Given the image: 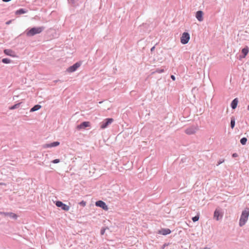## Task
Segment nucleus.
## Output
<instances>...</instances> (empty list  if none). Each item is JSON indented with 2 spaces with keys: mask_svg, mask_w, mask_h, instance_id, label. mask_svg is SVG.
I'll return each instance as SVG.
<instances>
[{
  "mask_svg": "<svg viewBox=\"0 0 249 249\" xmlns=\"http://www.w3.org/2000/svg\"><path fill=\"white\" fill-rule=\"evenodd\" d=\"M249 216V208H246L242 212L239 223L240 227H243L244 225H245L246 223L248 220Z\"/></svg>",
  "mask_w": 249,
  "mask_h": 249,
  "instance_id": "f257e3e1",
  "label": "nucleus"
},
{
  "mask_svg": "<svg viewBox=\"0 0 249 249\" xmlns=\"http://www.w3.org/2000/svg\"><path fill=\"white\" fill-rule=\"evenodd\" d=\"M45 29L43 26L33 27L26 30V35L29 36H32L36 34H40Z\"/></svg>",
  "mask_w": 249,
  "mask_h": 249,
  "instance_id": "f03ea898",
  "label": "nucleus"
},
{
  "mask_svg": "<svg viewBox=\"0 0 249 249\" xmlns=\"http://www.w3.org/2000/svg\"><path fill=\"white\" fill-rule=\"evenodd\" d=\"M113 122V119L112 118L106 119L100 123V128L103 129H105L107 127Z\"/></svg>",
  "mask_w": 249,
  "mask_h": 249,
  "instance_id": "7ed1b4c3",
  "label": "nucleus"
},
{
  "mask_svg": "<svg viewBox=\"0 0 249 249\" xmlns=\"http://www.w3.org/2000/svg\"><path fill=\"white\" fill-rule=\"evenodd\" d=\"M190 35L187 32H184L180 37V42L182 44H187L190 39Z\"/></svg>",
  "mask_w": 249,
  "mask_h": 249,
  "instance_id": "20e7f679",
  "label": "nucleus"
},
{
  "mask_svg": "<svg viewBox=\"0 0 249 249\" xmlns=\"http://www.w3.org/2000/svg\"><path fill=\"white\" fill-rule=\"evenodd\" d=\"M198 130L197 126L192 125L185 130V132L187 135L194 134Z\"/></svg>",
  "mask_w": 249,
  "mask_h": 249,
  "instance_id": "39448f33",
  "label": "nucleus"
},
{
  "mask_svg": "<svg viewBox=\"0 0 249 249\" xmlns=\"http://www.w3.org/2000/svg\"><path fill=\"white\" fill-rule=\"evenodd\" d=\"M81 63L78 62L73 64L72 66H70L67 69V71L69 72H72L77 70V69L80 67Z\"/></svg>",
  "mask_w": 249,
  "mask_h": 249,
  "instance_id": "423d86ee",
  "label": "nucleus"
},
{
  "mask_svg": "<svg viewBox=\"0 0 249 249\" xmlns=\"http://www.w3.org/2000/svg\"><path fill=\"white\" fill-rule=\"evenodd\" d=\"M55 205L57 207L61 208L63 210L65 211H68L70 209V207L60 201H57L55 202Z\"/></svg>",
  "mask_w": 249,
  "mask_h": 249,
  "instance_id": "0eeeda50",
  "label": "nucleus"
},
{
  "mask_svg": "<svg viewBox=\"0 0 249 249\" xmlns=\"http://www.w3.org/2000/svg\"><path fill=\"white\" fill-rule=\"evenodd\" d=\"M95 205L97 207H99L101 208H102L104 210H108V207L106 205V204L102 200H99L96 202Z\"/></svg>",
  "mask_w": 249,
  "mask_h": 249,
  "instance_id": "6e6552de",
  "label": "nucleus"
},
{
  "mask_svg": "<svg viewBox=\"0 0 249 249\" xmlns=\"http://www.w3.org/2000/svg\"><path fill=\"white\" fill-rule=\"evenodd\" d=\"M0 215H2L4 217H9L11 218H16V214L12 212H0Z\"/></svg>",
  "mask_w": 249,
  "mask_h": 249,
  "instance_id": "1a4fd4ad",
  "label": "nucleus"
},
{
  "mask_svg": "<svg viewBox=\"0 0 249 249\" xmlns=\"http://www.w3.org/2000/svg\"><path fill=\"white\" fill-rule=\"evenodd\" d=\"M60 144L58 142H54L50 143H46L43 145L44 148H51L53 147L57 146Z\"/></svg>",
  "mask_w": 249,
  "mask_h": 249,
  "instance_id": "9d476101",
  "label": "nucleus"
},
{
  "mask_svg": "<svg viewBox=\"0 0 249 249\" xmlns=\"http://www.w3.org/2000/svg\"><path fill=\"white\" fill-rule=\"evenodd\" d=\"M214 218H215L216 220H219L222 217V214L220 212V210L216 209L214 212L213 215Z\"/></svg>",
  "mask_w": 249,
  "mask_h": 249,
  "instance_id": "9b49d317",
  "label": "nucleus"
},
{
  "mask_svg": "<svg viewBox=\"0 0 249 249\" xmlns=\"http://www.w3.org/2000/svg\"><path fill=\"white\" fill-rule=\"evenodd\" d=\"M90 123L89 122H84L78 125L77 126V128L78 129H84L87 127L89 126Z\"/></svg>",
  "mask_w": 249,
  "mask_h": 249,
  "instance_id": "f8f14e48",
  "label": "nucleus"
},
{
  "mask_svg": "<svg viewBox=\"0 0 249 249\" xmlns=\"http://www.w3.org/2000/svg\"><path fill=\"white\" fill-rule=\"evenodd\" d=\"M171 232V230L169 229H161L158 231V233L165 235L170 234Z\"/></svg>",
  "mask_w": 249,
  "mask_h": 249,
  "instance_id": "ddd939ff",
  "label": "nucleus"
},
{
  "mask_svg": "<svg viewBox=\"0 0 249 249\" xmlns=\"http://www.w3.org/2000/svg\"><path fill=\"white\" fill-rule=\"evenodd\" d=\"M203 13L202 11H198L196 13V17L198 21H202L203 20Z\"/></svg>",
  "mask_w": 249,
  "mask_h": 249,
  "instance_id": "4468645a",
  "label": "nucleus"
},
{
  "mask_svg": "<svg viewBox=\"0 0 249 249\" xmlns=\"http://www.w3.org/2000/svg\"><path fill=\"white\" fill-rule=\"evenodd\" d=\"M4 53L5 54L8 55H10L13 57L16 56L15 52L10 49L4 50Z\"/></svg>",
  "mask_w": 249,
  "mask_h": 249,
  "instance_id": "2eb2a0df",
  "label": "nucleus"
},
{
  "mask_svg": "<svg viewBox=\"0 0 249 249\" xmlns=\"http://www.w3.org/2000/svg\"><path fill=\"white\" fill-rule=\"evenodd\" d=\"M249 49L248 46H246L242 50V57L244 58L249 53Z\"/></svg>",
  "mask_w": 249,
  "mask_h": 249,
  "instance_id": "dca6fc26",
  "label": "nucleus"
},
{
  "mask_svg": "<svg viewBox=\"0 0 249 249\" xmlns=\"http://www.w3.org/2000/svg\"><path fill=\"white\" fill-rule=\"evenodd\" d=\"M238 103V100L237 98L233 99L232 100V101L231 102V108L232 109H235L237 106Z\"/></svg>",
  "mask_w": 249,
  "mask_h": 249,
  "instance_id": "f3484780",
  "label": "nucleus"
},
{
  "mask_svg": "<svg viewBox=\"0 0 249 249\" xmlns=\"http://www.w3.org/2000/svg\"><path fill=\"white\" fill-rule=\"evenodd\" d=\"M41 108V106L39 105H36L34 106L31 109L30 112H34L36 111Z\"/></svg>",
  "mask_w": 249,
  "mask_h": 249,
  "instance_id": "a211bd4d",
  "label": "nucleus"
},
{
  "mask_svg": "<svg viewBox=\"0 0 249 249\" xmlns=\"http://www.w3.org/2000/svg\"><path fill=\"white\" fill-rule=\"evenodd\" d=\"M235 119L234 117H231V128H233L235 126Z\"/></svg>",
  "mask_w": 249,
  "mask_h": 249,
  "instance_id": "6ab92c4d",
  "label": "nucleus"
},
{
  "mask_svg": "<svg viewBox=\"0 0 249 249\" xmlns=\"http://www.w3.org/2000/svg\"><path fill=\"white\" fill-rule=\"evenodd\" d=\"M26 12L25 9H20L19 10H17V15H21L22 14H24Z\"/></svg>",
  "mask_w": 249,
  "mask_h": 249,
  "instance_id": "aec40b11",
  "label": "nucleus"
},
{
  "mask_svg": "<svg viewBox=\"0 0 249 249\" xmlns=\"http://www.w3.org/2000/svg\"><path fill=\"white\" fill-rule=\"evenodd\" d=\"M164 67H162L160 68H158L156 70L155 72L157 73H162L164 71Z\"/></svg>",
  "mask_w": 249,
  "mask_h": 249,
  "instance_id": "412c9836",
  "label": "nucleus"
},
{
  "mask_svg": "<svg viewBox=\"0 0 249 249\" xmlns=\"http://www.w3.org/2000/svg\"><path fill=\"white\" fill-rule=\"evenodd\" d=\"M1 61L3 63L8 64L11 62V60L9 58H3L1 60Z\"/></svg>",
  "mask_w": 249,
  "mask_h": 249,
  "instance_id": "4be33fe9",
  "label": "nucleus"
},
{
  "mask_svg": "<svg viewBox=\"0 0 249 249\" xmlns=\"http://www.w3.org/2000/svg\"><path fill=\"white\" fill-rule=\"evenodd\" d=\"M247 142V139L246 138H245V137L242 138L240 140V142L243 145L246 144Z\"/></svg>",
  "mask_w": 249,
  "mask_h": 249,
  "instance_id": "5701e85b",
  "label": "nucleus"
},
{
  "mask_svg": "<svg viewBox=\"0 0 249 249\" xmlns=\"http://www.w3.org/2000/svg\"><path fill=\"white\" fill-rule=\"evenodd\" d=\"M199 215H196L195 216L193 217L192 218V220L193 221V222H196V221H197L199 219Z\"/></svg>",
  "mask_w": 249,
  "mask_h": 249,
  "instance_id": "b1692460",
  "label": "nucleus"
},
{
  "mask_svg": "<svg viewBox=\"0 0 249 249\" xmlns=\"http://www.w3.org/2000/svg\"><path fill=\"white\" fill-rule=\"evenodd\" d=\"M81 206H82L83 207L85 206H86V202L84 201V200H82V201H81L79 203Z\"/></svg>",
  "mask_w": 249,
  "mask_h": 249,
  "instance_id": "393cba45",
  "label": "nucleus"
},
{
  "mask_svg": "<svg viewBox=\"0 0 249 249\" xmlns=\"http://www.w3.org/2000/svg\"><path fill=\"white\" fill-rule=\"evenodd\" d=\"M60 162L59 159H55L52 161V162L53 163H57Z\"/></svg>",
  "mask_w": 249,
  "mask_h": 249,
  "instance_id": "a878e982",
  "label": "nucleus"
},
{
  "mask_svg": "<svg viewBox=\"0 0 249 249\" xmlns=\"http://www.w3.org/2000/svg\"><path fill=\"white\" fill-rule=\"evenodd\" d=\"M224 161V159H221V160H220L217 162V164H216V165H217V166H218L219 165H220V164H221L222 163H223Z\"/></svg>",
  "mask_w": 249,
  "mask_h": 249,
  "instance_id": "bb28decb",
  "label": "nucleus"
},
{
  "mask_svg": "<svg viewBox=\"0 0 249 249\" xmlns=\"http://www.w3.org/2000/svg\"><path fill=\"white\" fill-rule=\"evenodd\" d=\"M23 104V102H20V103H17V105H16V106H17V108H18L21 105V104Z\"/></svg>",
  "mask_w": 249,
  "mask_h": 249,
  "instance_id": "cd10ccee",
  "label": "nucleus"
},
{
  "mask_svg": "<svg viewBox=\"0 0 249 249\" xmlns=\"http://www.w3.org/2000/svg\"><path fill=\"white\" fill-rule=\"evenodd\" d=\"M68 0L69 2V3H70L72 5H73L75 3L74 0Z\"/></svg>",
  "mask_w": 249,
  "mask_h": 249,
  "instance_id": "c85d7f7f",
  "label": "nucleus"
},
{
  "mask_svg": "<svg viewBox=\"0 0 249 249\" xmlns=\"http://www.w3.org/2000/svg\"><path fill=\"white\" fill-rule=\"evenodd\" d=\"M238 156V154L237 153H233L232 155V157L233 158H236V157H237Z\"/></svg>",
  "mask_w": 249,
  "mask_h": 249,
  "instance_id": "c756f323",
  "label": "nucleus"
},
{
  "mask_svg": "<svg viewBox=\"0 0 249 249\" xmlns=\"http://www.w3.org/2000/svg\"><path fill=\"white\" fill-rule=\"evenodd\" d=\"M105 230L104 229H103L101 230V234L103 235L105 233Z\"/></svg>",
  "mask_w": 249,
  "mask_h": 249,
  "instance_id": "7c9ffc66",
  "label": "nucleus"
},
{
  "mask_svg": "<svg viewBox=\"0 0 249 249\" xmlns=\"http://www.w3.org/2000/svg\"><path fill=\"white\" fill-rule=\"evenodd\" d=\"M15 108H16V104H15L14 105H13L11 107H9V109H14Z\"/></svg>",
  "mask_w": 249,
  "mask_h": 249,
  "instance_id": "2f4dec72",
  "label": "nucleus"
},
{
  "mask_svg": "<svg viewBox=\"0 0 249 249\" xmlns=\"http://www.w3.org/2000/svg\"><path fill=\"white\" fill-rule=\"evenodd\" d=\"M14 19H13V20H9V21H7V22H6V24H7V25H8V24H9L10 23H11L12 22V21H14Z\"/></svg>",
  "mask_w": 249,
  "mask_h": 249,
  "instance_id": "473e14b6",
  "label": "nucleus"
},
{
  "mask_svg": "<svg viewBox=\"0 0 249 249\" xmlns=\"http://www.w3.org/2000/svg\"><path fill=\"white\" fill-rule=\"evenodd\" d=\"M171 79H172L173 80H174V81H175V79H176L175 76L174 75H172L171 76Z\"/></svg>",
  "mask_w": 249,
  "mask_h": 249,
  "instance_id": "72a5a7b5",
  "label": "nucleus"
},
{
  "mask_svg": "<svg viewBox=\"0 0 249 249\" xmlns=\"http://www.w3.org/2000/svg\"><path fill=\"white\" fill-rule=\"evenodd\" d=\"M155 46H153V47L151 49V52H153L155 50Z\"/></svg>",
  "mask_w": 249,
  "mask_h": 249,
  "instance_id": "f704fd0d",
  "label": "nucleus"
},
{
  "mask_svg": "<svg viewBox=\"0 0 249 249\" xmlns=\"http://www.w3.org/2000/svg\"><path fill=\"white\" fill-rule=\"evenodd\" d=\"M11 0H2L4 2H8L9 1H10Z\"/></svg>",
  "mask_w": 249,
  "mask_h": 249,
  "instance_id": "c9c22d12",
  "label": "nucleus"
},
{
  "mask_svg": "<svg viewBox=\"0 0 249 249\" xmlns=\"http://www.w3.org/2000/svg\"><path fill=\"white\" fill-rule=\"evenodd\" d=\"M203 249H211V248H208V247H205V248H203Z\"/></svg>",
  "mask_w": 249,
  "mask_h": 249,
  "instance_id": "e433bc0d",
  "label": "nucleus"
},
{
  "mask_svg": "<svg viewBox=\"0 0 249 249\" xmlns=\"http://www.w3.org/2000/svg\"><path fill=\"white\" fill-rule=\"evenodd\" d=\"M248 109L249 110V105L248 106Z\"/></svg>",
  "mask_w": 249,
  "mask_h": 249,
  "instance_id": "4c0bfd02",
  "label": "nucleus"
}]
</instances>
